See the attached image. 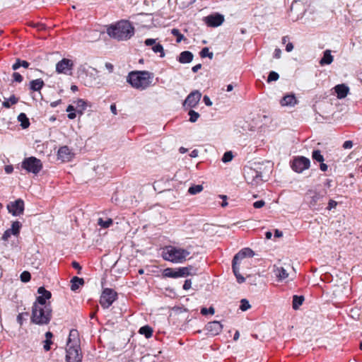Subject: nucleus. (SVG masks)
<instances>
[{"label": "nucleus", "instance_id": "f257e3e1", "mask_svg": "<svg viewBox=\"0 0 362 362\" xmlns=\"http://www.w3.org/2000/svg\"><path fill=\"white\" fill-rule=\"evenodd\" d=\"M153 80V74L148 71H134L130 72L127 81L137 90H146L151 86Z\"/></svg>", "mask_w": 362, "mask_h": 362}, {"label": "nucleus", "instance_id": "f03ea898", "mask_svg": "<svg viewBox=\"0 0 362 362\" xmlns=\"http://www.w3.org/2000/svg\"><path fill=\"white\" fill-rule=\"evenodd\" d=\"M107 34L117 40H127L134 34V28L127 21H121L107 29Z\"/></svg>", "mask_w": 362, "mask_h": 362}, {"label": "nucleus", "instance_id": "7ed1b4c3", "mask_svg": "<svg viewBox=\"0 0 362 362\" xmlns=\"http://www.w3.org/2000/svg\"><path fill=\"white\" fill-rule=\"evenodd\" d=\"M189 254L190 252L185 249L168 246L163 250V257L165 260L178 264L185 261Z\"/></svg>", "mask_w": 362, "mask_h": 362}, {"label": "nucleus", "instance_id": "20e7f679", "mask_svg": "<svg viewBox=\"0 0 362 362\" xmlns=\"http://www.w3.org/2000/svg\"><path fill=\"white\" fill-rule=\"evenodd\" d=\"M51 317V306L37 307V305H33L31 320L34 323L47 325L49 322Z\"/></svg>", "mask_w": 362, "mask_h": 362}, {"label": "nucleus", "instance_id": "39448f33", "mask_svg": "<svg viewBox=\"0 0 362 362\" xmlns=\"http://www.w3.org/2000/svg\"><path fill=\"white\" fill-rule=\"evenodd\" d=\"M80 341H67L66 347V362H81L82 354Z\"/></svg>", "mask_w": 362, "mask_h": 362}, {"label": "nucleus", "instance_id": "423d86ee", "mask_svg": "<svg viewBox=\"0 0 362 362\" xmlns=\"http://www.w3.org/2000/svg\"><path fill=\"white\" fill-rule=\"evenodd\" d=\"M21 166L28 173H32L33 174L38 173L42 168L41 160L33 156L25 158L22 162Z\"/></svg>", "mask_w": 362, "mask_h": 362}, {"label": "nucleus", "instance_id": "0eeeda50", "mask_svg": "<svg viewBox=\"0 0 362 362\" xmlns=\"http://www.w3.org/2000/svg\"><path fill=\"white\" fill-rule=\"evenodd\" d=\"M273 272L275 273L276 281H282L288 277V270L291 268V264L286 262H282L279 259L276 264L274 265Z\"/></svg>", "mask_w": 362, "mask_h": 362}, {"label": "nucleus", "instance_id": "6e6552de", "mask_svg": "<svg viewBox=\"0 0 362 362\" xmlns=\"http://www.w3.org/2000/svg\"><path fill=\"white\" fill-rule=\"evenodd\" d=\"M117 293L110 288H105L103 290L100 303L103 308H108L112 303L116 300Z\"/></svg>", "mask_w": 362, "mask_h": 362}, {"label": "nucleus", "instance_id": "1a4fd4ad", "mask_svg": "<svg viewBox=\"0 0 362 362\" xmlns=\"http://www.w3.org/2000/svg\"><path fill=\"white\" fill-rule=\"evenodd\" d=\"M84 83L86 86L88 87L103 85L98 76V71L97 69L90 67V71H87L86 72V78L84 80Z\"/></svg>", "mask_w": 362, "mask_h": 362}, {"label": "nucleus", "instance_id": "9d476101", "mask_svg": "<svg viewBox=\"0 0 362 362\" xmlns=\"http://www.w3.org/2000/svg\"><path fill=\"white\" fill-rule=\"evenodd\" d=\"M310 165V161L308 158L304 156L296 158L291 165L292 169L296 173H302L303 170L308 169Z\"/></svg>", "mask_w": 362, "mask_h": 362}, {"label": "nucleus", "instance_id": "9b49d317", "mask_svg": "<svg viewBox=\"0 0 362 362\" xmlns=\"http://www.w3.org/2000/svg\"><path fill=\"white\" fill-rule=\"evenodd\" d=\"M6 208L8 211L13 216H21L24 211V202L21 199H18L14 202L8 203Z\"/></svg>", "mask_w": 362, "mask_h": 362}, {"label": "nucleus", "instance_id": "f8f14e48", "mask_svg": "<svg viewBox=\"0 0 362 362\" xmlns=\"http://www.w3.org/2000/svg\"><path fill=\"white\" fill-rule=\"evenodd\" d=\"M245 178L247 182L252 186L257 185L262 181V175L253 168H248L245 171Z\"/></svg>", "mask_w": 362, "mask_h": 362}, {"label": "nucleus", "instance_id": "ddd939ff", "mask_svg": "<svg viewBox=\"0 0 362 362\" xmlns=\"http://www.w3.org/2000/svg\"><path fill=\"white\" fill-rule=\"evenodd\" d=\"M74 66V63L71 59H62L56 64V71L58 74L70 75Z\"/></svg>", "mask_w": 362, "mask_h": 362}, {"label": "nucleus", "instance_id": "4468645a", "mask_svg": "<svg viewBox=\"0 0 362 362\" xmlns=\"http://www.w3.org/2000/svg\"><path fill=\"white\" fill-rule=\"evenodd\" d=\"M74 153L66 146L59 148L57 152V158L62 162H69L74 158Z\"/></svg>", "mask_w": 362, "mask_h": 362}, {"label": "nucleus", "instance_id": "2eb2a0df", "mask_svg": "<svg viewBox=\"0 0 362 362\" xmlns=\"http://www.w3.org/2000/svg\"><path fill=\"white\" fill-rule=\"evenodd\" d=\"M210 337L218 335L222 330V325L218 321L209 322L205 328Z\"/></svg>", "mask_w": 362, "mask_h": 362}, {"label": "nucleus", "instance_id": "dca6fc26", "mask_svg": "<svg viewBox=\"0 0 362 362\" xmlns=\"http://www.w3.org/2000/svg\"><path fill=\"white\" fill-rule=\"evenodd\" d=\"M201 97V93L198 90H194L187 97L184 102V105H187L190 107H194L198 104Z\"/></svg>", "mask_w": 362, "mask_h": 362}, {"label": "nucleus", "instance_id": "f3484780", "mask_svg": "<svg viewBox=\"0 0 362 362\" xmlns=\"http://www.w3.org/2000/svg\"><path fill=\"white\" fill-rule=\"evenodd\" d=\"M144 44L146 46H152V50L153 51V52L160 53V57L161 58H163L165 57L163 47L160 44L156 43V39H146L144 42Z\"/></svg>", "mask_w": 362, "mask_h": 362}, {"label": "nucleus", "instance_id": "a211bd4d", "mask_svg": "<svg viewBox=\"0 0 362 362\" xmlns=\"http://www.w3.org/2000/svg\"><path fill=\"white\" fill-rule=\"evenodd\" d=\"M223 16L220 14L210 15L205 18V22L210 26L216 27L223 23Z\"/></svg>", "mask_w": 362, "mask_h": 362}, {"label": "nucleus", "instance_id": "6ab92c4d", "mask_svg": "<svg viewBox=\"0 0 362 362\" xmlns=\"http://www.w3.org/2000/svg\"><path fill=\"white\" fill-rule=\"evenodd\" d=\"M254 255H255L254 252L250 248L246 247V248L241 250L238 253H237L235 255V257L233 259V262L235 264V263L238 264V262L243 259L244 258L251 257H253Z\"/></svg>", "mask_w": 362, "mask_h": 362}, {"label": "nucleus", "instance_id": "aec40b11", "mask_svg": "<svg viewBox=\"0 0 362 362\" xmlns=\"http://www.w3.org/2000/svg\"><path fill=\"white\" fill-rule=\"evenodd\" d=\"M177 270V278L185 277L197 274V269L192 266L178 268Z\"/></svg>", "mask_w": 362, "mask_h": 362}, {"label": "nucleus", "instance_id": "412c9836", "mask_svg": "<svg viewBox=\"0 0 362 362\" xmlns=\"http://www.w3.org/2000/svg\"><path fill=\"white\" fill-rule=\"evenodd\" d=\"M334 88L339 99L346 98L349 91V88L344 83L337 85Z\"/></svg>", "mask_w": 362, "mask_h": 362}, {"label": "nucleus", "instance_id": "4be33fe9", "mask_svg": "<svg viewBox=\"0 0 362 362\" xmlns=\"http://www.w3.org/2000/svg\"><path fill=\"white\" fill-rule=\"evenodd\" d=\"M297 100L293 94L285 95L280 101L282 106L293 107L297 104Z\"/></svg>", "mask_w": 362, "mask_h": 362}, {"label": "nucleus", "instance_id": "5701e85b", "mask_svg": "<svg viewBox=\"0 0 362 362\" xmlns=\"http://www.w3.org/2000/svg\"><path fill=\"white\" fill-rule=\"evenodd\" d=\"M334 57L331 54V51L329 49H326L323 52L322 58L320 60V64L321 66L329 65L332 63Z\"/></svg>", "mask_w": 362, "mask_h": 362}, {"label": "nucleus", "instance_id": "b1692460", "mask_svg": "<svg viewBox=\"0 0 362 362\" xmlns=\"http://www.w3.org/2000/svg\"><path fill=\"white\" fill-rule=\"evenodd\" d=\"M193 54L189 51H184L180 53L178 61L181 64L190 63L193 59Z\"/></svg>", "mask_w": 362, "mask_h": 362}, {"label": "nucleus", "instance_id": "393cba45", "mask_svg": "<svg viewBox=\"0 0 362 362\" xmlns=\"http://www.w3.org/2000/svg\"><path fill=\"white\" fill-rule=\"evenodd\" d=\"M44 81L41 78L32 80L29 83V88L33 91H40L44 86Z\"/></svg>", "mask_w": 362, "mask_h": 362}, {"label": "nucleus", "instance_id": "a878e982", "mask_svg": "<svg viewBox=\"0 0 362 362\" xmlns=\"http://www.w3.org/2000/svg\"><path fill=\"white\" fill-rule=\"evenodd\" d=\"M74 104H75L76 111L77 113L81 115H83L87 107L86 102L83 99H77L74 101Z\"/></svg>", "mask_w": 362, "mask_h": 362}, {"label": "nucleus", "instance_id": "bb28decb", "mask_svg": "<svg viewBox=\"0 0 362 362\" xmlns=\"http://www.w3.org/2000/svg\"><path fill=\"white\" fill-rule=\"evenodd\" d=\"M71 289L74 291L77 290L81 286H83L84 284V280L82 278L74 276L71 279Z\"/></svg>", "mask_w": 362, "mask_h": 362}, {"label": "nucleus", "instance_id": "cd10ccee", "mask_svg": "<svg viewBox=\"0 0 362 362\" xmlns=\"http://www.w3.org/2000/svg\"><path fill=\"white\" fill-rule=\"evenodd\" d=\"M232 267L233 273L237 279V281L239 284L243 283L245 281V279L240 274V268L238 267V264H235L233 262Z\"/></svg>", "mask_w": 362, "mask_h": 362}, {"label": "nucleus", "instance_id": "c85d7f7f", "mask_svg": "<svg viewBox=\"0 0 362 362\" xmlns=\"http://www.w3.org/2000/svg\"><path fill=\"white\" fill-rule=\"evenodd\" d=\"M350 286L348 284H346L345 285L342 284L341 286H337L334 289V294L337 295L341 292L345 295H348L350 292Z\"/></svg>", "mask_w": 362, "mask_h": 362}, {"label": "nucleus", "instance_id": "c756f323", "mask_svg": "<svg viewBox=\"0 0 362 362\" xmlns=\"http://www.w3.org/2000/svg\"><path fill=\"white\" fill-rule=\"evenodd\" d=\"M139 333L141 335H144L146 338L148 339V338H150L152 337L153 329L150 326L146 325V326L141 327L139 329Z\"/></svg>", "mask_w": 362, "mask_h": 362}, {"label": "nucleus", "instance_id": "7c9ffc66", "mask_svg": "<svg viewBox=\"0 0 362 362\" xmlns=\"http://www.w3.org/2000/svg\"><path fill=\"white\" fill-rule=\"evenodd\" d=\"M18 120L21 122V126L23 129L28 128L30 125L29 119L27 117L26 115L24 113H21L18 115Z\"/></svg>", "mask_w": 362, "mask_h": 362}, {"label": "nucleus", "instance_id": "2f4dec72", "mask_svg": "<svg viewBox=\"0 0 362 362\" xmlns=\"http://www.w3.org/2000/svg\"><path fill=\"white\" fill-rule=\"evenodd\" d=\"M18 99L15 95H11L9 98L4 100L2 105L6 108H9L12 105L17 103Z\"/></svg>", "mask_w": 362, "mask_h": 362}, {"label": "nucleus", "instance_id": "473e14b6", "mask_svg": "<svg viewBox=\"0 0 362 362\" xmlns=\"http://www.w3.org/2000/svg\"><path fill=\"white\" fill-rule=\"evenodd\" d=\"M304 301L303 296H293V308L294 310L298 309L299 306L302 305Z\"/></svg>", "mask_w": 362, "mask_h": 362}, {"label": "nucleus", "instance_id": "72a5a7b5", "mask_svg": "<svg viewBox=\"0 0 362 362\" xmlns=\"http://www.w3.org/2000/svg\"><path fill=\"white\" fill-rule=\"evenodd\" d=\"M37 293L40 297H42L43 298L46 299V300H49L52 296L51 292L49 291H47L42 286L38 288Z\"/></svg>", "mask_w": 362, "mask_h": 362}, {"label": "nucleus", "instance_id": "f704fd0d", "mask_svg": "<svg viewBox=\"0 0 362 362\" xmlns=\"http://www.w3.org/2000/svg\"><path fill=\"white\" fill-rule=\"evenodd\" d=\"M163 276L168 278H177V270L172 268H167L163 271Z\"/></svg>", "mask_w": 362, "mask_h": 362}, {"label": "nucleus", "instance_id": "c9c22d12", "mask_svg": "<svg viewBox=\"0 0 362 362\" xmlns=\"http://www.w3.org/2000/svg\"><path fill=\"white\" fill-rule=\"evenodd\" d=\"M21 226V223L16 221L12 223L11 228H9V230H11L13 235H18L19 234Z\"/></svg>", "mask_w": 362, "mask_h": 362}, {"label": "nucleus", "instance_id": "e433bc0d", "mask_svg": "<svg viewBox=\"0 0 362 362\" xmlns=\"http://www.w3.org/2000/svg\"><path fill=\"white\" fill-rule=\"evenodd\" d=\"M112 218H106V220H103L102 218H99L98 219V224L104 228H109L112 224Z\"/></svg>", "mask_w": 362, "mask_h": 362}, {"label": "nucleus", "instance_id": "4c0bfd02", "mask_svg": "<svg viewBox=\"0 0 362 362\" xmlns=\"http://www.w3.org/2000/svg\"><path fill=\"white\" fill-rule=\"evenodd\" d=\"M33 305H37V307L51 306L49 303H46V299L40 297V296L37 297Z\"/></svg>", "mask_w": 362, "mask_h": 362}, {"label": "nucleus", "instance_id": "58836bf2", "mask_svg": "<svg viewBox=\"0 0 362 362\" xmlns=\"http://www.w3.org/2000/svg\"><path fill=\"white\" fill-rule=\"evenodd\" d=\"M202 190L203 186L202 185H197L190 187L188 189V192L190 194H196L201 192Z\"/></svg>", "mask_w": 362, "mask_h": 362}, {"label": "nucleus", "instance_id": "ea45409f", "mask_svg": "<svg viewBox=\"0 0 362 362\" xmlns=\"http://www.w3.org/2000/svg\"><path fill=\"white\" fill-rule=\"evenodd\" d=\"M312 157L314 160H317V162L322 163L324 161V157L321 154V152L320 150L313 151Z\"/></svg>", "mask_w": 362, "mask_h": 362}, {"label": "nucleus", "instance_id": "a19ab883", "mask_svg": "<svg viewBox=\"0 0 362 362\" xmlns=\"http://www.w3.org/2000/svg\"><path fill=\"white\" fill-rule=\"evenodd\" d=\"M233 152L230 151L226 152L223 154L221 160L223 163H228V162H230L233 160Z\"/></svg>", "mask_w": 362, "mask_h": 362}, {"label": "nucleus", "instance_id": "79ce46f5", "mask_svg": "<svg viewBox=\"0 0 362 362\" xmlns=\"http://www.w3.org/2000/svg\"><path fill=\"white\" fill-rule=\"evenodd\" d=\"M171 33L177 37V42H180L184 39V35L181 34L178 29L173 28L171 30Z\"/></svg>", "mask_w": 362, "mask_h": 362}, {"label": "nucleus", "instance_id": "37998d69", "mask_svg": "<svg viewBox=\"0 0 362 362\" xmlns=\"http://www.w3.org/2000/svg\"><path fill=\"white\" fill-rule=\"evenodd\" d=\"M240 309L242 310V311H246L249 308H250V304L249 303V301L246 299H242L241 301H240Z\"/></svg>", "mask_w": 362, "mask_h": 362}, {"label": "nucleus", "instance_id": "c03bdc74", "mask_svg": "<svg viewBox=\"0 0 362 362\" xmlns=\"http://www.w3.org/2000/svg\"><path fill=\"white\" fill-rule=\"evenodd\" d=\"M189 121L191 122H195L199 117V114L192 110H189Z\"/></svg>", "mask_w": 362, "mask_h": 362}, {"label": "nucleus", "instance_id": "a18cd8bd", "mask_svg": "<svg viewBox=\"0 0 362 362\" xmlns=\"http://www.w3.org/2000/svg\"><path fill=\"white\" fill-rule=\"evenodd\" d=\"M200 55L202 57H208L210 59H212L214 56L213 53L209 52L208 47L203 48L200 52Z\"/></svg>", "mask_w": 362, "mask_h": 362}, {"label": "nucleus", "instance_id": "49530a36", "mask_svg": "<svg viewBox=\"0 0 362 362\" xmlns=\"http://www.w3.org/2000/svg\"><path fill=\"white\" fill-rule=\"evenodd\" d=\"M21 280L23 282H28L30 280V274L25 271L21 274Z\"/></svg>", "mask_w": 362, "mask_h": 362}, {"label": "nucleus", "instance_id": "de8ad7c7", "mask_svg": "<svg viewBox=\"0 0 362 362\" xmlns=\"http://www.w3.org/2000/svg\"><path fill=\"white\" fill-rule=\"evenodd\" d=\"M214 313L215 310L213 307H210L209 308H203L201 310V313L204 315H207L208 313L213 315Z\"/></svg>", "mask_w": 362, "mask_h": 362}, {"label": "nucleus", "instance_id": "09e8293b", "mask_svg": "<svg viewBox=\"0 0 362 362\" xmlns=\"http://www.w3.org/2000/svg\"><path fill=\"white\" fill-rule=\"evenodd\" d=\"M79 337V334L77 330L71 329L69 332V336L68 339H76Z\"/></svg>", "mask_w": 362, "mask_h": 362}, {"label": "nucleus", "instance_id": "8fccbe9b", "mask_svg": "<svg viewBox=\"0 0 362 362\" xmlns=\"http://www.w3.org/2000/svg\"><path fill=\"white\" fill-rule=\"evenodd\" d=\"M13 76L14 81L16 82L20 83L23 81V77L19 73H17V72L13 73Z\"/></svg>", "mask_w": 362, "mask_h": 362}, {"label": "nucleus", "instance_id": "3c124183", "mask_svg": "<svg viewBox=\"0 0 362 362\" xmlns=\"http://www.w3.org/2000/svg\"><path fill=\"white\" fill-rule=\"evenodd\" d=\"M320 199V195L317 193H315L312 197V200L310 201V204L314 205Z\"/></svg>", "mask_w": 362, "mask_h": 362}, {"label": "nucleus", "instance_id": "603ef678", "mask_svg": "<svg viewBox=\"0 0 362 362\" xmlns=\"http://www.w3.org/2000/svg\"><path fill=\"white\" fill-rule=\"evenodd\" d=\"M45 344H44V349L47 351L50 350L51 345L53 344V341H44Z\"/></svg>", "mask_w": 362, "mask_h": 362}, {"label": "nucleus", "instance_id": "864d4df0", "mask_svg": "<svg viewBox=\"0 0 362 362\" xmlns=\"http://www.w3.org/2000/svg\"><path fill=\"white\" fill-rule=\"evenodd\" d=\"M11 234H12V233H11V230H9V229L6 230L4 232V233L3 234L2 239L4 240H7Z\"/></svg>", "mask_w": 362, "mask_h": 362}, {"label": "nucleus", "instance_id": "5fc2aeb1", "mask_svg": "<svg viewBox=\"0 0 362 362\" xmlns=\"http://www.w3.org/2000/svg\"><path fill=\"white\" fill-rule=\"evenodd\" d=\"M264 202L262 201V200H259V201H257V202H255L254 204H253V206L256 209H259L261 207H262L264 205Z\"/></svg>", "mask_w": 362, "mask_h": 362}, {"label": "nucleus", "instance_id": "6e6d98bb", "mask_svg": "<svg viewBox=\"0 0 362 362\" xmlns=\"http://www.w3.org/2000/svg\"><path fill=\"white\" fill-rule=\"evenodd\" d=\"M192 286V281L190 279H187L185 281V284L183 285V288L185 290H189Z\"/></svg>", "mask_w": 362, "mask_h": 362}, {"label": "nucleus", "instance_id": "4d7b16f0", "mask_svg": "<svg viewBox=\"0 0 362 362\" xmlns=\"http://www.w3.org/2000/svg\"><path fill=\"white\" fill-rule=\"evenodd\" d=\"M337 203L334 200H330L328 204L327 209L331 210L336 207Z\"/></svg>", "mask_w": 362, "mask_h": 362}, {"label": "nucleus", "instance_id": "13d9d810", "mask_svg": "<svg viewBox=\"0 0 362 362\" xmlns=\"http://www.w3.org/2000/svg\"><path fill=\"white\" fill-rule=\"evenodd\" d=\"M203 100H204V103L206 104V105H207V106H211L213 104L211 100L207 95L204 96Z\"/></svg>", "mask_w": 362, "mask_h": 362}, {"label": "nucleus", "instance_id": "bf43d9fd", "mask_svg": "<svg viewBox=\"0 0 362 362\" xmlns=\"http://www.w3.org/2000/svg\"><path fill=\"white\" fill-rule=\"evenodd\" d=\"M352 146L353 142L351 141H346L343 144L344 148H351Z\"/></svg>", "mask_w": 362, "mask_h": 362}, {"label": "nucleus", "instance_id": "052dcab7", "mask_svg": "<svg viewBox=\"0 0 362 362\" xmlns=\"http://www.w3.org/2000/svg\"><path fill=\"white\" fill-rule=\"evenodd\" d=\"M105 67L106 68V69L110 73L112 72V71H113V65L111 63L106 62L105 64Z\"/></svg>", "mask_w": 362, "mask_h": 362}, {"label": "nucleus", "instance_id": "680f3d73", "mask_svg": "<svg viewBox=\"0 0 362 362\" xmlns=\"http://www.w3.org/2000/svg\"><path fill=\"white\" fill-rule=\"evenodd\" d=\"M19 67H21V59H16V62L15 64H13L12 69L13 70L18 69Z\"/></svg>", "mask_w": 362, "mask_h": 362}, {"label": "nucleus", "instance_id": "e2e57ef3", "mask_svg": "<svg viewBox=\"0 0 362 362\" xmlns=\"http://www.w3.org/2000/svg\"><path fill=\"white\" fill-rule=\"evenodd\" d=\"M23 315H24V314H23V313H20V314L17 316V321H18V322L20 325H22V324H23V320H24Z\"/></svg>", "mask_w": 362, "mask_h": 362}, {"label": "nucleus", "instance_id": "0e129e2a", "mask_svg": "<svg viewBox=\"0 0 362 362\" xmlns=\"http://www.w3.org/2000/svg\"><path fill=\"white\" fill-rule=\"evenodd\" d=\"M274 236L276 238H281L283 236V232L278 229H276L274 231Z\"/></svg>", "mask_w": 362, "mask_h": 362}, {"label": "nucleus", "instance_id": "69168bd1", "mask_svg": "<svg viewBox=\"0 0 362 362\" xmlns=\"http://www.w3.org/2000/svg\"><path fill=\"white\" fill-rule=\"evenodd\" d=\"M293 49V45L291 42H288L286 46V50L287 52H291Z\"/></svg>", "mask_w": 362, "mask_h": 362}, {"label": "nucleus", "instance_id": "338daca9", "mask_svg": "<svg viewBox=\"0 0 362 362\" xmlns=\"http://www.w3.org/2000/svg\"><path fill=\"white\" fill-rule=\"evenodd\" d=\"M115 322L114 320H108L106 323V327L107 328H112L114 327V325H115Z\"/></svg>", "mask_w": 362, "mask_h": 362}, {"label": "nucleus", "instance_id": "774afa93", "mask_svg": "<svg viewBox=\"0 0 362 362\" xmlns=\"http://www.w3.org/2000/svg\"><path fill=\"white\" fill-rule=\"evenodd\" d=\"M281 54V50L279 48L275 49L274 56L276 58H280Z\"/></svg>", "mask_w": 362, "mask_h": 362}]
</instances>
